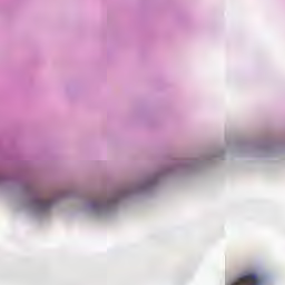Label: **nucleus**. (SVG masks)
<instances>
[{"mask_svg": "<svg viewBox=\"0 0 285 285\" xmlns=\"http://www.w3.org/2000/svg\"><path fill=\"white\" fill-rule=\"evenodd\" d=\"M232 285H259V278L256 275L249 274L240 277L236 283Z\"/></svg>", "mask_w": 285, "mask_h": 285, "instance_id": "nucleus-1", "label": "nucleus"}, {"mask_svg": "<svg viewBox=\"0 0 285 285\" xmlns=\"http://www.w3.org/2000/svg\"><path fill=\"white\" fill-rule=\"evenodd\" d=\"M38 206L42 210H48V208H50V206H52V200L51 199H41V200H39Z\"/></svg>", "mask_w": 285, "mask_h": 285, "instance_id": "nucleus-2", "label": "nucleus"}]
</instances>
